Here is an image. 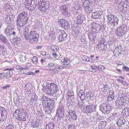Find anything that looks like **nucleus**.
Segmentation results:
<instances>
[{"label":"nucleus","instance_id":"1","mask_svg":"<svg viewBox=\"0 0 129 129\" xmlns=\"http://www.w3.org/2000/svg\"><path fill=\"white\" fill-rule=\"evenodd\" d=\"M23 34L25 39L28 40L30 43H36L38 42L39 36L35 30H31L29 32L28 28H26Z\"/></svg>","mask_w":129,"mask_h":129},{"label":"nucleus","instance_id":"2","mask_svg":"<svg viewBox=\"0 0 129 129\" xmlns=\"http://www.w3.org/2000/svg\"><path fill=\"white\" fill-rule=\"evenodd\" d=\"M28 15L26 12H23L18 14L16 20L17 26L21 27L24 26L28 22Z\"/></svg>","mask_w":129,"mask_h":129},{"label":"nucleus","instance_id":"3","mask_svg":"<svg viewBox=\"0 0 129 129\" xmlns=\"http://www.w3.org/2000/svg\"><path fill=\"white\" fill-rule=\"evenodd\" d=\"M57 85L53 83L51 84L48 83L45 86L43 87V91L48 94H50L51 93L54 92L55 90V88L57 87Z\"/></svg>","mask_w":129,"mask_h":129},{"label":"nucleus","instance_id":"4","mask_svg":"<svg viewBox=\"0 0 129 129\" xmlns=\"http://www.w3.org/2000/svg\"><path fill=\"white\" fill-rule=\"evenodd\" d=\"M107 21L112 27H113L118 25L119 20L118 18L112 14H110L107 16Z\"/></svg>","mask_w":129,"mask_h":129},{"label":"nucleus","instance_id":"5","mask_svg":"<svg viewBox=\"0 0 129 129\" xmlns=\"http://www.w3.org/2000/svg\"><path fill=\"white\" fill-rule=\"evenodd\" d=\"M38 5V8L40 10L45 11L49 8V3L48 1H40Z\"/></svg>","mask_w":129,"mask_h":129},{"label":"nucleus","instance_id":"6","mask_svg":"<svg viewBox=\"0 0 129 129\" xmlns=\"http://www.w3.org/2000/svg\"><path fill=\"white\" fill-rule=\"evenodd\" d=\"M96 108V105L91 104L87 105L86 107L83 109L82 111L84 113L88 114L95 111Z\"/></svg>","mask_w":129,"mask_h":129},{"label":"nucleus","instance_id":"7","mask_svg":"<svg viewBox=\"0 0 129 129\" xmlns=\"http://www.w3.org/2000/svg\"><path fill=\"white\" fill-rule=\"evenodd\" d=\"M64 109L62 106H59L57 109L55 118L57 119L58 120H60L63 118L64 115Z\"/></svg>","mask_w":129,"mask_h":129},{"label":"nucleus","instance_id":"8","mask_svg":"<svg viewBox=\"0 0 129 129\" xmlns=\"http://www.w3.org/2000/svg\"><path fill=\"white\" fill-rule=\"evenodd\" d=\"M100 110L104 114H109L110 112L111 108L109 105L105 104H101L100 106Z\"/></svg>","mask_w":129,"mask_h":129},{"label":"nucleus","instance_id":"9","mask_svg":"<svg viewBox=\"0 0 129 129\" xmlns=\"http://www.w3.org/2000/svg\"><path fill=\"white\" fill-rule=\"evenodd\" d=\"M58 22L60 26L65 29H67L70 26L69 22L64 19H59Z\"/></svg>","mask_w":129,"mask_h":129},{"label":"nucleus","instance_id":"10","mask_svg":"<svg viewBox=\"0 0 129 129\" xmlns=\"http://www.w3.org/2000/svg\"><path fill=\"white\" fill-rule=\"evenodd\" d=\"M57 31L58 33L60 34L59 37V39L60 41L61 42L65 41L67 38V35L65 32L60 29H58Z\"/></svg>","mask_w":129,"mask_h":129},{"label":"nucleus","instance_id":"11","mask_svg":"<svg viewBox=\"0 0 129 129\" xmlns=\"http://www.w3.org/2000/svg\"><path fill=\"white\" fill-rule=\"evenodd\" d=\"M60 10L62 14L68 17H69L71 14L68 12V10L65 5L61 6L60 7Z\"/></svg>","mask_w":129,"mask_h":129},{"label":"nucleus","instance_id":"12","mask_svg":"<svg viewBox=\"0 0 129 129\" xmlns=\"http://www.w3.org/2000/svg\"><path fill=\"white\" fill-rule=\"evenodd\" d=\"M54 101L52 99H49L48 104L46 105L45 107L46 109H47V110H46V111L47 110H50V109L53 108L54 107Z\"/></svg>","mask_w":129,"mask_h":129},{"label":"nucleus","instance_id":"13","mask_svg":"<svg viewBox=\"0 0 129 129\" xmlns=\"http://www.w3.org/2000/svg\"><path fill=\"white\" fill-rule=\"evenodd\" d=\"M70 61L67 58H64L63 59L61 60V62L63 64V67H65L66 69L69 67L70 66Z\"/></svg>","mask_w":129,"mask_h":129},{"label":"nucleus","instance_id":"14","mask_svg":"<svg viewBox=\"0 0 129 129\" xmlns=\"http://www.w3.org/2000/svg\"><path fill=\"white\" fill-rule=\"evenodd\" d=\"M77 95H78L81 101H83L85 99L86 96L85 93L83 90H80L78 93Z\"/></svg>","mask_w":129,"mask_h":129},{"label":"nucleus","instance_id":"15","mask_svg":"<svg viewBox=\"0 0 129 129\" xmlns=\"http://www.w3.org/2000/svg\"><path fill=\"white\" fill-rule=\"evenodd\" d=\"M83 1H79L78 2V4L75 6V8L73 7L72 9H75L77 10H82V7H83Z\"/></svg>","mask_w":129,"mask_h":129},{"label":"nucleus","instance_id":"16","mask_svg":"<svg viewBox=\"0 0 129 129\" xmlns=\"http://www.w3.org/2000/svg\"><path fill=\"white\" fill-rule=\"evenodd\" d=\"M91 120L90 119H86L82 120L81 121V123L82 124L83 127L86 126H88L90 124L89 122Z\"/></svg>","mask_w":129,"mask_h":129},{"label":"nucleus","instance_id":"17","mask_svg":"<svg viewBox=\"0 0 129 129\" xmlns=\"http://www.w3.org/2000/svg\"><path fill=\"white\" fill-rule=\"evenodd\" d=\"M71 118L74 120H76L77 118V116L75 111L70 110L68 112Z\"/></svg>","mask_w":129,"mask_h":129},{"label":"nucleus","instance_id":"18","mask_svg":"<svg viewBox=\"0 0 129 129\" xmlns=\"http://www.w3.org/2000/svg\"><path fill=\"white\" fill-rule=\"evenodd\" d=\"M95 113L94 114V117L93 118H95L96 120V122H97L99 121L100 120H102L103 118V117L101 116L98 114V112L96 111Z\"/></svg>","mask_w":129,"mask_h":129},{"label":"nucleus","instance_id":"19","mask_svg":"<svg viewBox=\"0 0 129 129\" xmlns=\"http://www.w3.org/2000/svg\"><path fill=\"white\" fill-rule=\"evenodd\" d=\"M26 115L25 112H24L22 113L21 114H19L18 117L21 121H25L26 120Z\"/></svg>","mask_w":129,"mask_h":129},{"label":"nucleus","instance_id":"20","mask_svg":"<svg viewBox=\"0 0 129 129\" xmlns=\"http://www.w3.org/2000/svg\"><path fill=\"white\" fill-rule=\"evenodd\" d=\"M83 8L84 9L91 5V4L89 0H84L83 1Z\"/></svg>","mask_w":129,"mask_h":129},{"label":"nucleus","instance_id":"21","mask_svg":"<svg viewBox=\"0 0 129 129\" xmlns=\"http://www.w3.org/2000/svg\"><path fill=\"white\" fill-rule=\"evenodd\" d=\"M85 12L86 13H90L92 12L93 9V6L91 5L84 9Z\"/></svg>","mask_w":129,"mask_h":129},{"label":"nucleus","instance_id":"22","mask_svg":"<svg viewBox=\"0 0 129 129\" xmlns=\"http://www.w3.org/2000/svg\"><path fill=\"white\" fill-rule=\"evenodd\" d=\"M54 46L51 47V48L52 51L53 52V55L55 57H56L57 56L56 52L58 51L59 50L58 47H54V49H52V48H54Z\"/></svg>","mask_w":129,"mask_h":129},{"label":"nucleus","instance_id":"23","mask_svg":"<svg viewBox=\"0 0 129 129\" xmlns=\"http://www.w3.org/2000/svg\"><path fill=\"white\" fill-rule=\"evenodd\" d=\"M76 23L78 24H81L84 20V18L83 16L79 15L77 17Z\"/></svg>","mask_w":129,"mask_h":129},{"label":"nucleus","instance_id":"24","mask_svg":"<svg viewBox=\"0 0 129 129\" xmlns=\"http://www.w3.org/2000/svg\"><path fill=\"white\" fill-rule=\"evenodd\" d=\"M47 98L46 97L43 96L41 99V100L42 101V104L44 107L46 106V105L48 104V102L49 100V99L48 98V99H47Z\"/></svg>","mask_w":129,"mask_h":129},{"label":"nucleus","instance_id":"25","mask_svg":"<svg viewBox=\"0 0 129 129\" xmlns=\"http://www.w3.org/2000/svg\"><path fill=\"white\" fill-rule=\"evenodd\" d=\"M0 108H2V110L0 109V110L2 111V112L1 113H0V114L1 115V117H6L7 116V111H6L5 109V108L3 107H0Z\"/></svg>","mask_w":129,"mask_h":129},{"label":"nucleus","instance_id":"26","mask_svg":"<svg viewBox=\"0 0 129 129\" xmlns=\"http://www.w3.org/2000/svg\"><path fill=\"white\" fill-rule=\"evenodd\" d=\"M24 112V110L22 108H19L16 110L14 114L15 115L16 114L17 117H18L19 114H21L22 113Z\"/></svg>","mask_w":129,"mask_h":129},{"label":"nucleus","instance_id":"27","mask_svg":"<svg viewBox=\"0 0 129 129\" xmlns=\"http://www.w3.org/2000/svg\"><path fill=\"white\" fill-rule=\"evenodd\" d=\"M27 58V56L25 54L21 55L19 57L20 61L21 62H24L26 60Z\"/></svg>","mask_w":129,"mask_h":129},{"label":"nucleus","instance_id":"28","mask_svg":"<svg viewBox=\"0 0 129 129\" xmlns=\"http://www.w3.org/2000/svg\"><path fill=\"white\" fill-rule=\"evenodd\" d=\"M4 71H9L8 72H5L6 73V74L7 75V76H9V77H11V76L13 75V72L12 71V70L10 69L9 68H7L5 69L4 70Z\"/></svg>","mask_w":129,"mask_h":129},{"label":"nucleus","instance_id":"29","mask_svg":"<svg viewBox=\"0 0 129 129\" xmlns=\"http://www.w3.org/2000/svg\"><path fill=\"white\" fill-rule=\"evenodd\" d=\"M12 31V30H11L8 27H7L5 30V33L7 36H11V33Z\"/></svg>","mask_w":129,"mask_h":129},{"label":"nucleus","instance_id":"30","mask_svg":"<svg viewBox=\"0 0 129 129\" xmlns=\"http://www.w3.org/2000/svg\"><path fill=\"white\" fill-rule=\"evenodd\" d=\"M100 14L98 11L95 12L92 14V18L93 19L99 18Z\"/></svg>","mask_w":129,"mask_h":129},{"label":"nucleus","instance_id":"31","mask_svg":"<svg viewBox=\"0 0 129 129\" xmlns=\"http://www.w3.org/2000/svg\"><path fill=\"white\" fill-rule=\"evenodd\" d=\"M55 90H56L55 91H55L54 92H53L52 93H51L50 94H51V95H52L54 98V99H56L57 98V95H58V94L56 93L57 92L58 90L57 86V87L55 88Z\"/></svg>","mask_w":129,"mask_h":129},{"label":"nucleus","instance_id":"32","mask_svg":"<svg viewBox=\"0 0 129 129\" xmlns=\"http://www.w3.org/2000/svg\"><path fill=\"white\" fill-rule=\"evenodd\" d=\"M54 124L52 122L48 123L46 126L48 129H54Z\"/></svg>","mask_w":129,"mask_h":129},{"label":"nucleus","instance_id":"33","mask_svg":"<svg viewBox=\"0 0 129 129\" xmlns=\"http://www.w3.org/2000/svg\"><path fill=\"white\" fill-rule=\"evenodd\" d=\"M0 40L2 42L5 43L7 42V40L4 35H0Z\"/></svg>","mask_w":129,"mask_h":129},{"label":"nucleus","instance_id":"34","mask_svg":"<svg viewBox=\"0 0 129 129\" xmlns=\"http://www.w3.org/2000/svg\"><path fill=\"white\" fill-rule=\"evenodd\" d=\"M86 98L87 100H92V99L91 96V93L89 91L86 92L85 93Z\"/></svg>","mask_w":129,"mask_h":129},{"label":"nucleus","instance_id":"35","mask_svg":"<svg viewBox=\"0 0 129 129\" xmlns=\"http://www.w3.org/2000/svg\"><path fill=\"white\" fill-rule=\"evenodd\" d=\"M32 61L33 63L36 65H38V59L36 56H34L32 59Z\"/></svg>","mask_w":129,"mask_h":129},{"label":"nucleus","instance_id":"36","mask_svg":"<svg viewBox=\"0 0 129 129\" xmlns=\"http://www.w3.org/2000/svg\"><path fill=\"white\" fill-rule=\"evenodd\" d=\"M100 25L96 23H94L92 25V29L93 31V29H95L96 28L99 26Z\"/></svg>","mask_w":129,"mask_h":129},{"label":"nucleus","instance_id":"37","mask_svg":"<svg viewBox=\"0 0 129 129\" xmlns=\"http://www.w3.org/2000/svg\"><path fill=\"white\" fill-rule=\"evenodd\" d=\"M21 40V38L18 36H17V37L14 38L13 39V40L14 41V42H16L17 43L18 42H19Z\"/></svg>","mask_w":129,"mask_h":129},{"label":"nucleus","instance_id":"38","mask_svg":"<svg viewBox=\"0 0 129 129\" xmlns=\"http://www.w3.org/2000/svg\"><path fill=\"white\" fill-rule=\"evenodd\" d=\"M10 87V85L8 84H6L4 85L3 87L1 88L5 89L6 90V91H7L9 89Z\"/></svg>","mask_w":129,"mask_h":129},{"label":"nucleus","instance_id":"39","mask_svg":"<svg viewBox=\"0 0 129 129\" xmlns=\"http://www.w3.org/2000/svg\"><path fill=\"white\" fill-rule=\"evenodd\" d=\"M78 105L79 107L81 109L85 105V102H79L78 103Z\"/></svg>","mask_w":129,"mask_h":129},{"label":"nucleus","instance_id":"40","mask_svg":"<svg viewBox=\"0 0 129 129\" xmlns=\"http://www.w3.org/2000/svg\"><path fill=\"white\" fill-rule=\"evenodd\" d=\"M32 0H25V4H26L28 6H30L31 5Z\"/></svg>","mask_w":129,"mask_h":129},{"label":"nucleus","instance_id":"41","mask_svg":"<svg viewBox=\"0 0 129 129\" xmlns=\"http://www.w3.org/2000/svg\"><path fill=\"white\" fill-rule=\"evenodd\" d=\"M106 122L105 121H101L99 125L102 127H105L106 125Z\"/></svg>","mask_w":129,"mask_h":129},{"label":"nucleus","instance_id":"42","mask_svg":"<svg viewBox=\"0 0 129 129\" xmlns=\"http://www.w3.org/2000/svg\"><path fill=\"white\" fill-rule=\"evenodd\" d=\"M101 28V26L100 25L98 27L95 29H93V31L94 32L97 33L100 31Z\"/></svg>","mask_w":129,"mask_h":129},{"label":"nucleus","instance_id":"43","mask_svg":"<svg viewBox=\"0 0 129 129\" xmlns=\"http://www.w3.org/2000/svg\"><path fill=\"white\" fill-rule=\"evenodd\" d=\"M122 120L121 119L118 120L117 123L119 127H120L121 125H122Z\"/></svg>","mask_w":129,"mask_h":129},{"label":"nucleus","instance_id":"44","mask_svg":"<svg viewBox=\"0 0 129 129\" xmlns=\"http://www.w3.org/2000/svg\"><path fill=\"white\" fill-rule=\"evenodd\" d=\"M31 99L33 100L36 101L37 99V95L34 93L32 94L31 96Z\"/></svg>","mask_w":129,"mask_h":129},{"label":"nucleus","instance_id":"45","mask_svg":"<svg viewBox=\"0 0 129 129\" xmlns=\"http://www.w3.org/2000/svg\"><path fill=\"white\" fill-rule=\"evenodd\" d=\"M125 33V32H124V31H122V30H121L120 31H119L118 33V34L119 36L121 37L123 36L124 34Z\"/></svg>","mask_w":129,"mask_h":129},{"label":"nucleus","instance_id":"46","mask_svg":"<svg viewBox=\"0 0 129 129\" xmlns=\"http://www.w3.org/2000/svg\"><path fill=\"white\" fill-rule=\"evenodd\" d=\"M36 7V6L35 5H32L29 7L30 10L32 11L34 10Z\"/></svg>","mask_w":129,"mask_h":129},{"label":"nucleus","instance_id":"47","mask_svg":"<svg viewBox=\"0 0 129 129\" xmlns=\"http://www.w3.org/2000/svg\"><path fill=\"white\" fill-rule=\"evenodd\" d=\"M4 77H7V75L5 73H3L0 74V78H3Z\"/></svg>","mask_w":129,"mask_h":129},{"label":"nucleus","instance_id":"48","mask_svg":"<svg viewBox=\"0 0 129 129\" xmlns=\"http://www.w3.org/2000/svg\"><path fill=\"white\" fill-rule=\"evenodd\" d=\"M54 65L55 64L54 63L52 62H50L47 65V66L48 67L51 68L54 67Z\"/></svg>","mask_w":129,"mask_h":129},{"label":"nucleus","instance_id":"49","mask_svg":"<svg viewBox=\"0 0 129 129\" xmlns=\"http://www.w3.org/2000/svg\"><path fill=\"white\" fill-rule=\"evenodd\" d=\"M75 127V126L74 124H70L68 126V129H74Z\"/></svg>","mask_w":129,"mask_h":129},{"label":"nucleus","instance_id":"50","mask_svg":"<svg viewBox=\"0 0 129 129\" xmlns=\"http://www.w3.org/2000/svg\"><path fill=\"white\" fill-rule=\"evenodd\" d=\"M0 51H2L3 52H6L7 51V50L6 48L3 46H2L0 48Z\"/></svg>","mask_w":129,"mask_h":129},{"label":"nucleus","instance_id":"51","mask_svg":"<svg viewBox=\"0 0 129 129\" xmlns=\"http://www.w3.org/2000/svg\"><path fill=\"white\" fill-rule=\"evenodd\" d=\"M5 21L6 22L10 20V15H7L5 18Z\"/></svg>","mask_w":129,"mask_h":129},{"label":"nucleus","instance_id":"52","mask_svg":"<svg viewBox=\"0 0 129 129\" xmlns=\"http://www.w3.org/2000/svg\"><path fill=\"white\" fill-rule=\"evenodd\" d=\"M11 35H13L14 36L13 37L14 38H15V37H17V36H18L16 31H13L11 33Z\"/></svg>","mask_w":129,"mask_h":129},{"label":"nucleus","instance_id":"53","mask_svg":"<svg viewBox=\"0 0 129 129\" xmlns=\"http://www.w3.org/2000/svg\"><path fill=\"white\" fill-rule=\"evenodd\" d=\"M14 127L11 124H9L7 126V129H13Z\"/></svg>","mask_w":129,"mask_h":129},{"label":"nucleus","instance_id":"54","mask_svg":"<svg viewBox=\"0 0 129 129\" xmlns=\"http://www.w3.org/2000/svg\"><path fill=\"white\" fill-rule=\"evenodd\" d=\"M104 85V86L103 88L104 90H107L109 89V87L108 85L106 84L105 85Z\"/></svg>","mask_w":129,"mask_h":129},{"label":"nucleus","instance_id":"55","mask_svg":"<svg viewBox=\"0 0 129 129\" xmlns=\"http://www.w3.org/2000/svg\"><path fill=\"white\" fill-rule=\"evenodd\" d=\"M122 68L125 71L127 72L129 71V68L126 66H124V67H123Z\"/></svg>","mask_w":129,"mask_h":129},{"label":"nucleus","instance_id":"56","mask_svg":"<svg viewBox=\"0 0 129 129\" xmlns=\"http://www.w3.org/2000/svg\"><path fill=\"white\" fill-rule=\"evenodd\" d=\"M122 26H121V29H122V31H124V32H125V31H126L127 30V27L126 26H124L123 27V28H122Z\"/></svg>","mask_w":129,"mask_h":129},{"label":"nucleus","instance_id":"57","mask_svg":"<svg viewBox=\"0 0 129 129\" xmlns=\"http://www.w3.org/2000/svg\"><path fill=\"white\" fill-rule=\"evenodd\" d=\"M118 49H119L120 51H121L122 50L121 46H117V47H116L115 48V50H117Z\"/></svg>","mask_w":129,"mask_h":129},{"label":"nucleus","instance_id":"58","mask_svg":"<svg viewBox=\"0 0 129 129\" xmlns=\"http://www.w3.org/2000/svg\"><path fill=\"white\" fill-rule=\"evenodd\" d=\"M16 68L17 69H25V68H24L18 65H17L16 66Z\"/></svg>","mask_w":129,"mask_h":129},{"label":"nucleus","instance_id":"59","mask_svg":"<svg viewBox=\"0 0 129 129\" xmlns=\"http://www.w3.org/2000/svg\"><path fill=\"white\" fill-rule=\"evenodd\" d=\"M85 58H86L85 59H83V60L84 61H85L87 62L89 61L90 60H89V58L88 57H87V56H85Z\"/></svg>","mask_w":129,"mask_h":129},{"label":"nucleus","instance_id":"60","mask_svg":"<svg viewBox=\"0 0 129 129\" xmlns=\"http://www.w3.org/2000/svg\"><path fill=\"white\" fill-rule=\"evenodd\" d=\"M126 112L125 113V115H127L129 116V111L128 109L127 108H126Z\"/></svg>","mask_w":129,"mask_h":129},{"label":"nucleus","instance_id":"61","mask_svg":"<svg viewBox=\"0 0 129 129\" xmlns=\"http://www.w3.org/2000/svg\"><path fill=\"white\" fill-rule=\"evenodd\" d=\"M122 83L124 85H125L127 86L128 85V83L125 81H123Z\"/></svg>","mask_w":129,"mask_h":129},{"label":"nucleus","instance_id":"62","mask_svg":"<svg viewBox=\"0 0 129 129\" xmlns=\"http://www.w3.org/2000/svg\"><path fill=\"white\" fill-rule=\"evenodd\" d=\"M65 68V67H63V65L62 66H59L58 69H59V70H62L64 68L66 69Z\"/></svg>","mask_w":129,"mask_h":129},{"label":"nucleus","instance_id":"63","mask_svg":"<svg viewBox=\"0 0 129 129\" xmlns=\"http://www.w3.org/2000/svg\"><path fill=\"white\" fill-rule=\"evenodd\" d=\"M56 69H54L53 70V71L54 73H58L59 72V71L58 70H56Z\"/></svg>","mask_w":129,"mask_h":129},{"label":"nucleus","instance_id":"64","mask_svg":"<svg viewBox=\"0 0 129 129\" xmlns=\"http://www.w3.org/2000/svg\"><path fill=\"white\" fill-rule=\"evenodd\" d=\"M42 47V46L41 45L40 46H37L36 47V48L37 49H39L41 48Z\"/></svg>","mask_w":129,"mask_h":129}]
</instances>
